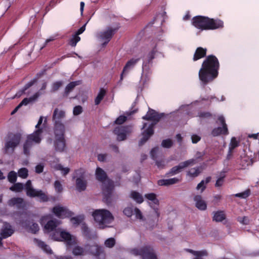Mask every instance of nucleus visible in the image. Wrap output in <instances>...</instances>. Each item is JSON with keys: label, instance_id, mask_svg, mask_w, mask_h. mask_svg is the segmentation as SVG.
Returning a JSON list of instances; mask_svg holds the SVG:
<instances>
[{"label": "nucleus", "instance_id": "nucleus-1", "mask_svg": "<svg viewBox=\"0 0 259 259\" xmlns=\"http://www.w3.org/2000/svg\"><path fill=\"white\" fill-rule=\"evenodd\" d=\"M220 62L217 57L210 55L203 60L198 73L199 78L203 85L214 80L219 75Z\"/></svg>", "mask_w": 259, "mask_h": 259}, {"label": "nucleus", "instance_id": "nucleus-2", "mask_svg": "<svg viewBox=\"0 0 259 259\" xmlns=\"http://www.w3.org/2000/svg\"><path fill=\"white\" fill-rule=\"evenodd\" d=\"M164 114H146L143 118L149 122L144 123L142 130L141 138L139 141V146L143 145L154 133V126Z\"/></svg>", "mask_w": 259, "mask_h": 259}, {"label": "nucleus", "instance_id": "nucleus-3", "mask_svg": "<svg viewBox=\"0 0 259 259\" xmlns=\"http://www.w3.org/2000/svg\"><path fill=\"white\" fill-rule=\"evenodd\" d=\"M192 24L201 30H214L224 27L223 21L203 16H196L192 19Z\"/></svg>", "mask_w": 259, "mask_h": 259}, {"label": "nucleus", "instance_id": "nucleus-4", "mask_svg": "<svg viewBox=\"0 0 259 259\" xmlns=\"http://www.w3.org/2000/svg\"><path fill=\"white\" fill-rule=\"evenodd\" d=\"M95 221L98 224L99 228L105 229L114 220V217L108 210L105 209H96L92 213Z\"/></svg>", "mask_w": 259, "mask_h": 259}, {"label": "nucleus", "instance_id": "nucleus-5", "mask_svg": "<svg viewBox=\"0 0 259 259\" xmlns=\"http://www.w3.org/2000/svg\"><path fill=\"white\" fill-rule=\"evenodd\" d=\"M22 138L20 133H10L7 135V139L4 148L5 154H12L15 149L20 144Z\"/></svg>", "mask_w": 259, "mask_h": 259}, {"label": "nucleus", "instance_id": "nucleus-6", "mask_svg": "<svg viewBox=\"0 0 259 259\" xmlns=\"http://www.w3.org/2000/svg\"><path fill=\"white\" fill-rule=\"evenodd\" d=\"M42 133V129L35 131L32 134L27 136V139L23 144V153L28 156L30 154V149L32 147L33 143L39 144L41 140V134Z\"/></svg>", "mask_w": 259, "mask_h": 259}, {"label": "nucleus", "instance_id": "nucleus-7", "mask_svg": "<svg viewBox=\"0 0 259 259\" xmlns=\"http://www.w3.org/2000/svg\"><path fill=\"white\" fill-rule=\"evenodd\" d=\"M51 238L56 241H64L68 246H72L76 244L75 237L65 231L55 232L52 234Z\"/></svg>", "mask_w": 259, "mask_h": 259}, {"label": "nucleus", "instance_id": "nucleus-8", "mask_svg": "<svg viewBox=\"0 0 259 259\" xmlns=\"http://www.w3.org/2000/svg\"><path fill=\"white\" fill-rule=\"evenodd\" d=\"M85 250L87 252L94 256L96 259H105L106 253L103 247L96 243L85 245Z\"/></svg>", "mask_w": 259, "mask_h": 259}, {"label": "nucleus", "instance_id": "nucleus-9", "mask_svg": "<svg viewBox=\"0 0 259 259\" xmlns=\"http://www.w3.org/2000/svg\"><path fill=\"white\" fill-rule=\"evenodd\" d=\"M65 114H53L55 121L54 132L55 138L64 137L65 127L60 120L64 117Z\"/></svg>", "mask_w": 259, "mask_h": 259}, {"label": "nucleus", "instance_id": "nucleus-10", "mask_svg": "<svg viewBox=\"0 0 259 259\" xmlns=\"http://www.w3.org/2000/svg\"><path fill=\"white\" fill-rule=\"evenodd\" d=\"M27 195L30 197H39L44 201H47L48 198L47 195L42 192V191H37L33 189L31 186V182L30 180L27 181L25 184Z\"/></svg>", "mask_w": 259, "mask_h": 259}, {"label": "nucleus", "instance_id": "nucleus-11", "mask_svg": "<svg viewBox=\"0 0 259 259\" xmlns=\"http://www.w3.org/2000/svg\"><path fill=\"white\" fill-rule=\"evenodd\" d=\"M162 41L163 40H161L160 38H158L157 37L152 39L151 41V46L152 48V49L147 55V63L151 64H152V61L155 58L156 53L160 54L162 55L163 57L164 56L161 52H158L157 49L158 44L161 43L160 42Z\"/></svg>", "mask_w": 259, "mask_h": 259}, {"label": "nucleus", "instance_id": "nucleus-12", "mask_svg": "<svg viewBox=\"0 0 259 259\" xmlns=\"http://www.w3.org/2000/svg\"><path fill=\"white\" fill-rule=\"evenodd\" d=\"M113 188V182L108 180V184L103 186V193L104 195L103 201L107 205H110L113 201L112 197V192Z\"/></svg>", "mask_w": 259, "mask_h": 259}, {"label": "nucleus", "instance_id": "nucleus-13", "mask_svg": "<svg viewBox=\"0 0 259 259\" xmlns=\"http://www.w3.org/2000/svg\"><path fill=\"white\" fill-rule=\"evenodd\" d=\"M217 122L218 124L222 125V127H218L217 128H214L211 132V135L213 137L219 136L221 134L225 135H228V130L224 116H219Z\"/></svg>", "mask_w": 259, "mask_h": 259}, {"label": "nucleus", "instance_id": "nucleus-14", "mask_svg": "<svg viewBox=\"0 0 259 259\" xmlns=\"http://www.w3.org/2000/svg\"><path fill=\"white\" fill-rule=\"evenodd\" d=\"M53 212L59 218H69L73 214V213L69 211L67 208L59 205L54 207Z\"/></svg>", "mask_w": 259, "mask_h": 259}, {"label": "nucleus", "instance_id": "nucleus-15", "mask_svg": "<svg viewBox=\"0 0 259 259\" xmlns=\"http://www.w3.org/2000/svg\"><path fill=\"white\" fill-rule=\"evenodd\" d=\"M118 29V27L114 28L109 27L106 31L100 32V38L105 40L103 44V46L107 45Z\"/></svg>", "mask_w": 259, "mask_h": 259}, {"label": "nucleus", "instance_id": "nucleus-16", "mask_svg": "<svg viewBox=\"0 0 259 259\" xmlns=\"http://www.w3.org/2000/svg\"><path fill=\"white\" fill-rule=\"evenodd\" d=\"M142 259H158L153 248L149 245L142 247Z\"/></svg>", "mask_w": 259, "mask_h": 259}, {"label": "nucleus", "instance_id": "nucleus-17", "mask_svg": "<svg viewBox=\"0 0 259 259\" xmlns=\"http://www.w3.org/2000/svg\"><path fill=\"white\" fill-rule=\"evenodd\" d=\"M140 60V59L139 58L136 59L132 58L126 62L120 74V81H121L123 80V75H126L130 70L133 69Z\"/></svg>", "mask_w": 259, "mask_h": 259}, {"label": "nucleus", "instance_id": "nucleus-18", "mask_svg": "<svg viewBox=\"0 0 259 259\" xmlns=\"http://www.w3.org/2000/svg\"><path fill=\"white\" fill-rule=\"evenodd\" d=\"M39 96V93L36 92L32 96L29 98H24L20 102V103L11 112V113H16L17 112L18 109L20 108L22 106L27 105L28 104L35 101Z\"/></svg>", "mask_w": 259, "mask_h": 259}, {"label": "nucleus", "instance_id": "nucleus-19", "mask_svg": "<svg viewBox=\"0 0 259 259\" xmlns=\"http://www.w3.org/2000/svg\"><path fill=\"white\" fill-rule=\"evenodd\" d=\"M56 151L63 152L65 148V140L64 137L55 138L54 142Z\"/></svg>", "mask_w": 259, "mask_h": 259}, {"label": "nucleus", "instance_id": "nucleus-20", "mask_svg": "<svg viewBox=\"0 0 259 259\" xmlns=\"http://www.w3.org/2000/svg\"><path fill=\"white\" fill-rule=\"evenodd\" d=\"M96 177L98 181L102 182L104 186L107 185L105 182L107 181L108 183L107 175L105 171L100 167H97L96 170Z\"/></svg>", "mask_w": 259, "mask_h": 259}, {"label": "nucleus", "instance_id": "nucleus-21", "mask_svg": "<svg viewBox=\"0 0 259 259\" xmlns=\"http://www.w3.org/2000/svg\"><path fill=\"white\" fill-rule=\"evenodd\" d=\"M194 200L195 202L196 207L201 210H204L207 208V204L205 201L203 200L201 195H196L194 197Z\"/></svg>", "mask_w": 259, "mask_h": 259}, {"label": "nucleus", "instance_id": "nucleus-22", "mask_svg": "<svg viewBox=\"0 0 259 259\" xmlns=\"http://www.w3.org/2000/svg\"><path fill=\"white\" fill-rule=\"evenodd\" d=\"M207 53V49L202 47H198L193 56V60L194 61H197L206 56Z\"/></svg>", "mask_w": 259, "mask_h": 259}, {"label": "nucleus", "instance_id": "nucleus-23", "mask_svg": "<svg viewBox=\"0 0 259 259\" xmlns=\"http://www.w3.org/2000/svg\"><path fill=\"white\" fill-rule=\"evenodd\" d=\"M216 97L213 96H201L198 100L192 102L191 104H194V105H202L203 103H205V104H209Z\"/></svg>", "mask_w": 259, "mask_h": 259}, {"label": "nucleus", "instance_id": "nucleus-24", "mask_svg": "<svg viewBox=\"0 0 259 259\" xmlns=\"http://www.w3.org/2000/svg\"><path fill=\"white\" fill-rule=\"evenodd\" d=\"M23 199L19 197H14L10 199L8 202V204L10 206H16L17 208L20 209L23 207Z\"/></svg>", "mask_w": 259, "mask_h": 259}, {"label": "nucleus", "instance_id": "nucleus-25", "mask_svg": "<svg viewBox=\"0 0 259 259\" xmlns=\"http://www.w3.org/2000/svg\"><path fill=\"white\" fill-rule=\"evenodd\" d=\"M61 222L56 219L48 221L45 226V229L48 231L54 230L60 224Z\"/></svg>", "mask_w": 259, "mask_h": 259}, {"label": "nucleus", "instance_id": "nucleus-26", "mask_svg": "<svg viewBox=\"0 0 259 259\" xmlns=\"http://www.w3.org/2000/svg\"><path fill=\"white\" fill-rule=\"evenodd\" d=\"M180 182V180L177 178H174L169 179H162L157 181V184L159 186H168Z\"/></svg>", "mask_w": 259, "mask_h": 259}, {"label": "nucleus", "instance_id": "nucleus-27", "mask_svg": "<svg viewBox=\"0 0 259 259\" xmlns=\"http://www.w3.org/2000/svg\"><path fill=\"white\" fill-rule=\"evenodd\" d=\"M14 233V230L12 226L6 223L5 225V228L2 230L1 235L3 238H6L10 236Z\"/></svg>", "mask_w": 259, "mask_h": 259}, {"label": "nucleus", "instance_id": "nucleus-28", "mask_svg": "<svg viewBox=\"0 0 259 259\" xmlns=\"http://www.w3.org/2000/svg\"><path fill=\"white\" fill-rule=\"evenodd\" d=\"M81 84V81L77 80L75 81L70 82L68 83L65 89V91L63 94L64 97H67L69 94L72 91L74 88Z\"/></svg>", "mask_w": 259, "mask_h": 259}, {"label": "nucleus", "instance_id": "nucleus-29", "mask_svg": "<svg viewBox=\"0 0 259 259\" xmlns=\"http://www.w3.org/2000/svg\"><path fill=\"white\" fill-rule=\"evenodd\" d=\"M213 216L212 220L216 222H221L226 218L225 212L223 210H219L213 212Z\"/></svg>", "mask_w": 259, "mask_h": 259}, {"label": "nucleus", "instance_id": "nucleus-30", "mask_svg": "<svg viewBox=\"0 0 259 259\" xmlns=\"http://www.w3.org/2000/svg\"><path fill=\"white\" fill-rule=\"evenodd\" d=\"M87 186V182L84 179L76 178V189L81 192L84 191L86 189Z\"/></svg>", "mask_w": 259, "mask_h": 259}, {"label": "nucleus", "instance_id": "nucleus-31", "mask_svg": "<svg viewBox=\"0 0 259 259\" xmlns=\"http://www.w3.org/2000/svg\"><path fill=\"white\" fill-rule=\"evenodd\" d=\"M113 133L115 135H117V141L120 142L126 139V135L122 132L119 126L115 128Z\"/></svg>", "mask_w": 259, "mask_h": 259}, {"label": "nucleus", "instance_id": "nucleus-32", "mask_svg": "<svg viewBox=\"0 0 259 259\" xmlns=\"http://www.w3.org/2000/svg\"><path fill=\"white\" fill-rule=\"evenodd\" d=\"M185 168L183 163L181 162L178 165L172 167L167 175L169 176L175 175L181 172Z\"/></svg>", "mask_w": 259, "mask_h": 259}, {"label": "nucleus", "instance_id": "nucleus-33", "mask_svg": "<svg viewBox=\"0 0 259 259\" xmlns=\"http://www.w3.org/2000/svg\"><path fill=\"white\" fill-rule=\"evenodd\" d=\"M36 82V79H33L27 83H26L24 87L21 90H19L16 94V96L20 97L22 95L25 93V91L28 89L30 87L32 86Z\"/></svg>", "mask_w": 259, "mask_h": 259}, {"label": "nucleus", "instance_id": "nucleus-34", "mask_svg": "<svg viewBox=\"0 0 259 259\" xmlns=\"http://www.w3.org/2000/svg\"><path fill=\"white\" fill-rule=\"evenodd\" d=\"M131 197L132 198L138 203H141L144 201L142 195L139 192L135 191H132L131 192Z\"/></svg>", "mask_w": 259, "mask_h": 259}, {"label": "nucleus", "instance_id": "nucleus-35", "mask_svg": "<svg viewBox=\"0 0 259 259\" xmlns=\"http://www.w3.org/2000/svg\"><path fill=\"white\" fill-rule=\"evenodd\" d=\"M81 230L83 233V235L88 239H92L93 238V235L92 234L88 226L83 223L81 225Z\"/></svg>", "mask_w": 259, "mask_h": 259}, {"label": "nucleus", "instance_id": "nucleus-36", "mask_svg": "<svg viewBox=\"0 0 259 259\" xmlns=\"http://www.w3.org/2000/svg\"><path fill=\"white\" fill-rule=\"evenodd\" d=\"M106 94V91L104 89L101 88L100 90V91L97 96L95 99V103L96 105H99L101 103V101L103 99L104 97H105Z\"/></svg>", "mask_w": 259, "mask_h": 259}, {"label": "nucleus", "instance_id": "nucleus-37", "mask_svg": "<svg viewBox=\"0 0 259 259\" xmlns=\"http://www.w3.org/2000/svg\"><path fill=\"white\" fill-rule=\"evenodd\" d=\"M38 246L43 249L46 253L51 254L53 253V251L50 246L46 244L44 242L40 240H37Z\"/></svg>", "mask_w": 259, "mask_h": 259}, {"label": "nucleus", "instance_id": "nucleus-38", "mask_svg": "<svg viewBox=\"0 0 259 259\" xmlns=\"http://www.w3.org/2000/svg\"><path fill=\"white\" fill-rule=\"evenodd\" d=\"M211 177H208L206 178V180H202L201 181L200 183H199L196 187L197 190L201 189V192H202L206 188L205 185L209 183L211 181Z\"/></svg>", "mask_w": 259, "mask_h": 259}, {"label": "nucleus", "instance_id": "nucleus-39", "mask_svg": "<svg viewBox=\"0 0 259 259\" xmlns=\"http://www.w3.org/2000/svg\"><path fill=\"white\" fill-rule=\"evenodd\" d=\"M14 184V185L10 188V190L17 192H20L22 191L24 188V185L22 183H17Z\"/></svg>", "mask_w": 259, "mask_h": 259}, {"label": "nucleus", "instance_id": "nucleus-40", "mask_svg": "<svg viewBox=\"0 0 259 259\" xmlns=\"http://www.w3.org/2000/svg\"><path fill=\"white\" fill-rule=\"evenodd\" d=\"M85 171L83 168H80L78 169H77L75 170L73 179L76 178H80L81 179H84V174H85Z\"/></svg>", "mask_w": 259, "mask_h": 259}, {"label": "nucleus", "instance_id": "nucleus-41", "mask_svg": "<svg viewBox=\"0 0 259 259\" xmlns=\"http://www.w3.org/2000/svg\"><path fill=\"white\" fill-rule=\"evenodd\" d=\"M145 197L147 199L152 201L155 204H159V200L157 199L156 195L155 193H151L145 194Z\"/></svg>", "mask_w": 259, "mask_h": 259}, {"label": "nucleus", "instance_id": "nucleus-42", "mask_svg": "<svg viewBox=\"0 0 259 259\" xmlns=\"http://www.w3.org/2000/svg\"><path fill=\"white\" fill-rule=\"evenodd\" d=\"M192 105H194V104L191 103L190 104H185L181 105L178 110L179 113H182V112L185 111H186L185 113H189Z\"/></svg>", "mask_w": 259, "mask_h": 259}, {"label": "nucleus", "instance_id": "nucleus-43", "mask_svg": "<svg viewBox=\"0 0 259 259\" xmlns=\"http://www.w3.org/2000/svg\"><path fill=\"white\" fill-rule=\"evenodd\" d=\"M7 177L9 182L15 183L17 181V175L15 171L12 170L9 172Z\"/></svg>", "mask_w": 259, "mask_h": 259}, {"label": "nucleus", "instance_id": "nucleus-44", "mask_svg": "<svg viewBox=\"0 0 259 259\" xmlns=\"http://www.w3.org/2000/svg\"><path fill=\"white\" fill-rule=\"evenodd\" d=\"M28 169L25 167H23L19 169L18 171V175L19 177L23 179H26L28 176Z\"/></svg>", "mask_w": 259, "mask_h": 259}, {"label": "nucleus", "instance_id": "nucleus-45", "mask_svg": "<svg viewBox=\"0 0 259 259\" xmlns=\"http://www.w3.org/2000/svg\"><path fill=\"white\" fill-rule=\"evenodd\" d=\"M80 40V37L79 36L74 34L73 37L70 39L68 44L71 47H74L76 46L77 43Z\"/></svg>", "mask_w": 259, "mask_h": 259}, {"label": "nucleus", "instance_id": "nucleus-46", "mask_svg": "<svg viewBox=\"0 0 259 259\" xmlns=\"http://www.w3.org/2000/svg\"><path fill=\"white\" fill-rule=\"evenodd\" d=\"M63 82L62 81H57L53 83L51 92H55L58 91L61 87L63 85Z\"/></svg>", "mask_w": 259, "mask_h": 259}, {"label": "nucleus", "instance_id": "nucleus-47", "mask_svg": "<svg viewBox=\"0 0 259 259\" xmlns=\"http://www.w3.org/2000/svg\"><path fill=\"white\" fill-rule=\"evenodd\" d=\"M55 169L61 170L64 176L66 175L70 171V168L68 167H64L61 164H57L55 166Z\"/></svg>", "mask_w": 259, "mask_h": 259}, {"label": "nucleus", "instance_id": "nucleus-48", "mask_svg": "<svg viewBox=\"0 0 259 259\" xmlns=\"http://www.w3.org/2000/svg\"><path fill=\"white\" fill-rule=\"evenodd\" d=\"M173 141L170 139H167L163 140L161 142V146L166 148H169L173 146Z\"/></svg>", "mask_w": 259, "mask_h": 259}, {"label": "nucleus", "instance_id": "nucleus-49", "mask_svg": "<svg viewBox=\"0 0 259 259\" xmlns=\"http://www.w3.org/2000/svg\"><path fill=\"white\" fill-rule=\"evenodd\" d=\"M84 252V249L79 246H75L73 250L72 253L75 255H82Z\"/></svg>", "mask_w": 259, "mask_h": 259}, {"label": "nucleus", "instance_id": "nucleus-50", "mask_svg": "<svg viewBox=\"0 0 259 259\" xmlns=\"http://www.w3.org/2000/svg\"><path fill=\"white\" fill-rule=\"evenodd\" d=\"M105 245L109 248H112L115 244V240L114 238H110L105 240Z\"/></svg>", "mask_w": 259, "mask_h": 259}, {"label": "nucleus", "instance_id": "nucleus-51", "mask_svg": "<svg viewBox=\"0 0 259 259\" xmlns=\"http://www.w3.org/2000/svg\"><path fill=\"white\" fill-rule=\"evenodd\" d=\"M250 190L249 189H247L242 193L236 194L235 195V196L237 197H240L241 198H246L248 197L250 195Z\"/></svg>", "mask_w": 259, "mask_h": 259}, {"label": "nucleus", "instance_id": "nucleus-52", "mask_svg": "<svg viewBox=\"0 0 259 259\" xmlns=\"http://www.w3.org/2000/svg\"><path fill=\"white\" fill-rule=\"evenodd\" d=\"M54 186L55 189L57 193H60L63 191V186L60 181L58 180L56 181L54 183Z\"/></svg>", "mask_w": 259, "mask_h": 259}, {"label": "nucleus", "instance_id": "nucleus-53", "mask_svg": "<svg viewBox=\"0 0 259 259\" xmlns=\"http://www.w3.org/2000/svg\"><path fill=\"white\" fill-rule=\"evenodd\" d=\"M123 213L127 217H131L133 214V207L128 206L125 207L123 210Z\"/></svg>", "mask_w": 259, "mask_h": 259}, {"label": "nucleus", "instance_id": "nucleus-54", "mask_svg": "<svg viewBox=\"0 0 259 259\" xmlns=\"http://www.w3.org/2000/svg\"><path fill=\"white\" fill-rule=\"evenodd\" d=\"M134 210L136 219H139L141 221H145L142 212L138 208L136 207Z\"/></svg>", "mask_w": 259, "mask_h": 259}, {"label": "nucleus", "instance_id": "nucleus-55", "mask_svg": "<svg viewBox=\"0 0 259 259\" xmlns=\"http://www.w3.org/2000/svg\"><path fill=\"white\" fill-rule=\"evenodd\" d=\"M83 220V218L81 216L73 217L70 219L71 222L75 225H79Z\"/></svg>", "mask_w": 259, "mask_h": 259}, {"label": "nucleus", "instance_id": "nucleus-56", "mask_svg": "<svg viewBox=\"0 0 259 259\" xmlns=\"http://www.w3.org/2000/svg\"><path fill=\"white\" fill-rule=\"evenodd\" d=\"M119 127L121 130L122 132H123L126 135L131 134L132 132V126Z\"/></svg>", "mask_w": 259, "mask_h": 259}, {"label": "nucleus", "instance_id": "nucleus-57", "mask_svg": "<svg viewBox=\"0 0 259 259\" xmlns=\"http://www.w3.org/2000/svg\"><path fill=\"white\" fill-rule=\"evenodd\" d=\"M238 145V143L237 141L235 138L233 137L231 139L230 147L229 149H230V151H232L234 148L237 147Z\"/></svg>", "mask_w": 259, "mask_h": 259}, {"label": "nucleus", "instance_id": "nucleus-58", "mask_svg": "<svg viewBox=\"0 0 259 259\" xmlns=\"http://www.w3.org/2000/svg\"><path fill=\"white\" fill-rule=\"evenodd\" d=\"M193 171H189V175L193 177H196L198 176L201 171L199 170V167L194 168L192 169Z\"/></svg>", "mask_w": 259, "mask_h": 259}, {"label": "nucleus", "instance_id": "nucleus-59", "mask_svg": "<svg viewBox=\"0 0 259 259\" xmlns=\"http://www.w3.org/2000/svg\"><path fill=\"white\" fill-rule=\"evenodd\" d=\"M127 119V117L124 115H120L115 121V123L117 124H122Z\"/></svg>", "mask_w": 259, "mask_h": 259}, {"label": "nucleus", "instance_id": "nucleus-60", "mask_svg": "<svg viewBox=\"0 0 259 259\" xmlns=\"http://www.w3.org/2000/svg\"><path fill=\"white\" fill-rule=\"evenodd\" d=\"M182 163L185 167L186 168L189 165H193L196 163V160L194 159H191L184 162H182Z\"/></svg>", "mask_w": 259, "mask_h": 259}, {"label": "nucleus", "instance_id": "nucleus-61", "mask_svg": "<svg viewBox=\"0 0 259 259\" xmlns=\"http://www.w3.org/2000/svg\"><path fill=\"white\" fill-rule=\"evenodd\" d=\"M30 229L33 233H36L38 231L39 228L37 224L33 223L32 225L30 226Z\"/></svg>", "mask_w": 259, "mask_h": 259}, {"label": "nucleus", "instance_id": "nucleus-62", "mask_svg": "<svg viewBox=\"0 0 259 259\" xmlns=\"http://www.w3.org/2000/svg\"><path fill=\"white\" fill-rule=\"evenodd\" d=\"M108 156V154H99L97 156L98 160L101 162L106 161V158Z\"/></svg>", "mask_w": 259, "mask_h": 259}, {"label": "nucleus", "instance_id": "nucleus-63", "mask_svg": "<svg viewBox=\"0 0 259 259\" xmlns=\"http://www.w3.org/2000/svg\"><path fill=\"white\" fill-rule=\"evenodd\" d=\"M225 177V176H222L220 177L216 181L215 184V187H221L223 185L224 183V179Z\"/></svg>", "mask_w": 259, "mask_h": 259}, {"label": "nucleus", "instance_id": "nucleus-64", "mask_svg": "<svg viewBox=\"0 0 259 259\" xmlns=\"http://www.w3.org/2000/svg\"><path fill=\"white\" fill-rule=\"evenodd\" d=\"M44 165L39 164L35 166V172L37 174H40L43 171Z\"/></svg>", "mask_w": 259, "mask_h": 259}]
</instances>
